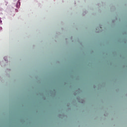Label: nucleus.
Wrapping results in <instances>:
<instances>
[{
	"mask_svg": "<svg viewBox=\"0 0 127 127\" xmlns=\"http://www.w3.org/2000/svg\"><path fill=\"white\" fill-rule=\"evenodd\" d=\"M7 3H8L7 2H6V1H5V5H7Z\"/></svg>",
	"mask_w": 127,
	"mask_h": 127,
	"instance_id": "obj_2",
	"label": "nucleus"
},
{
	"mask_svg": "<svg viewBox=\"0 0 127 127\" xmlns=\"http://www.w3.org/2000/svg\"><path fill=\"white\" fill-rule=\"evenodd\" d=\"M16 7H18L19 6V5H20V2H19V1H18L17 2V4H16Z\"/></svg>",
	"mask_w": 127,
	"mask_h": 127,
	"instance_id": "obj_1",
	"label": "nucleus"
}]
</instances>
